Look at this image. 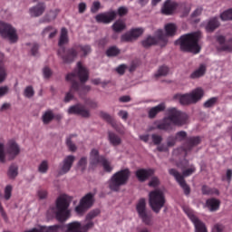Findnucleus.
Instances as JSON below:
<instances>
[{"instance_id": "nucleus-50", "label": "nucleus", "mask_w": 232, "mask_h": 232, "mask_svg": "<svg viewBox=\"0 0 232 232\" xmlns=\"http://www.w3.org/2000/svg\"><path fill=\"white\" fill-rule=\"evenodd\" d=\"M119 53H120V49L117 47H110L106 51V55H108V57H115L116 55H119Z\"/></svg>"}, {"instance_id": "nucleus-43", "label": "nucleus", "mask_w": 232, "mask_h": 232, "mask_svg": "<svg viewBox=\"0 0 232 232\" xmlns=\"http://www.w3.org/2000/svg\"><path fill=\"white\" fill-rule=\"evenodd\" d=\"M14 190V187L11 184L6 185L4 191V198L5 201H9L12 198V192Z\"/></svg>"}, {"instance_id": "nucleus-39", "label": "nucleus", "mask_w": 232, "mask_h": 232, "mask_svg": "<svg viewBox=\"0 0 232 232\" xmlns=\"http://www.w3.org/2000/svg\"><path fill=\"white\" fill-rule=\"evenodd\" d=\"M140 218H141V222L146 226H151L153 225V217L150 213H144L140 216H139Z\"/></svg>"}, {"instance_id": "nucleus-63", "label": "nucleus", "mask_w": 232, "mask_h": 232, "mask_svg": "<svg viewBox=\"0 0 232 232\" xmlns=\"http://www.w3.org/2000/svg\"><path fill=\"white\" fill-rule=\"evenodd\" d=\"M117 14L118 15H120V17H122V15H127L128 8L124 6L119 7L117 10Z\"/></svg>"}, {"instance_id": "nucleus-45", "label": "nucleus", "mask_w": 232, "mask_h": 232, "mask_svg": "<svg viewBox=\"0 0 232 232\" xmlns=\"http://www.w3.org/2000/svg\"><path fill=\"white\" fill-rule=\"evenodd\" d=\"M221 21H232V8L227 9L220 14Z\"/></svg>"}, {"instance_id": "nucleus-1", "label": "nucleus", "mask_w": 232, "mask_h": 232, "mask_svg": "<svg viewBox=\"0 0 232 232\" xmlns=\"http://www.w3.org/2000/svg\"><path fill=\"white\" fill-rule=\"evenodd\" d=\"M167 115L168 116L162 121H155L153 123V127L149 128V131H152L156 129L164 131H171L173 130V125L182 127L188 122V114L178 110L177 108H169L167 110Z\"/></svg>"}, {"instance_id": "nucleus-25", "label": "nucleus", "mask_w": 232, "mask_h": 232, "mask_svg": "<svg viewBox=\"0 0 232 232\" xmlns=\"http://www.w3.org/2000/svg\"><path fill=\"white\" fill-rule=\"evenodd\" d=\"M221 201L218 198H208L206 201L205 208L210 212H216L220 208Z\"/></svg>"}, {"instance_id": "nucleus-48", "label": "nucleus", "mask_w": 232, "mask_h": 232, "mask_svg": "<svg viewBox=\"0 0 232 232\" xmlns=\"http://www.w3.org/2000/svg\"><path fill=\"white\" fill-rule=\"evenodd\" d=\"M87 166V158L82 157L77 162V169L83 171Z\"/></svg>"}, {"instance_id": "nucleus-23", "label": "nucleus", "mask_w": 232, "mask_h": 232, "mask_svg": "<svg viewBox=\"0 0 232 232\" xmlns=\"http://www.w3.org/2000/svg\"><path fill=\"white\" fill-rule=\"evenodd\" d=\"M206 73H207V65L200 64L189 74V79L198 80L200 78H203L206 75Z\"/></svg>"}, {"instance_id": "nucleus-17", "label": "nucleus", "mask_w": 232, "mask_h": 232, "mask_svg": "<svg viewBox=\"0 0 232 232\" xmlns=\"http://www.w3.org/2000/svg\"><path fill=\"white\" fill-rule=\"evenodd\" d=\"M61 225H53V226H42L36 225L31 229H27L24 232H59L61 230Z\"/></svg>"}, {"instance_id": "nucleus-62", "label": "nucleus", "mask_w": 232, "mask_h": 232, "mask_svg": "<svg viewBox=\"0 0 232 232\" xmlns=\"http://www.w3.org/2000/svg\"><path fill=\"white\" fill-rule=\"evenodd\" d=\"M224 229H225V227L222 224H215L212 227V232H223Z\"/></svg>"}, {"instance_id": "nucleus-20", "label": "nucleus", "mask_w": 232, "mask_h": 232, "mask_svg": "<svg viewBox=\"0 0 232 232\" xmlns=\"http://www.w3.org/2000/svg\"><path fill=\"white\" fill-rule=\"evenodd\" d=\"M166 104L161 102L154 107L149 108L147 111L148 118L150 120L155 119L160 113L165 111Z\"/></svg>"}, {"instance_id": "nucleus-37", "label": "nucleus", "mask_w": 232, "mask_h": 232, "mask_svg": "<svg viewBox=\"0 0 232 232\" xmlns=\"http://www.w3.org/2000/svg\"><path fill=\"white\" fill-rule=\"evenodd\" d=\"M4 54L0 53V83L4 82L7 77L6 69L3 63Z\"/></svg>"}, {"instance_id": "nucleus-22", "label": "nucleus", "mask_w": 232, "mask_h": 232, "mask_svg": "<svg viewBox=\"0 0 232 232\" xmlns=\"http://www.w3.org/2000/svg\"><path fill=\"white\" fill-rule=\"evenodd\" d=\"M46 5L44 3H38L36 5L29 8V15L31 17H41L44 14Z\"/></svg>"}, {"instance_id": "nucleus-46", "label": "nucleus", "mask_w": 232, "mask_h": 232, "mask_svg": "<svg viewBox=\"0 0 232 232\" xmlns=\"http://www.w3.org/2000/svg\"><path fill=\"white\" fill-rule=\"evenodd\" d=\"M57 17V12L56 11H51L44 16V23H52V21H54Z\"/></svg>"}, {"instance_id": "nucleus-38", "label": "nucleus", "mask_w": 232, "mask_h": 232, "mask_svg": "<svg viewBox=\"0 0 232 232\" xmlns=\"http://www.w3.org/2000/svg\"><path fill=\"white\" fill-rule=\"evenodd\" d=\"M108 140L112 146H119L121 144V139L113 132L108 133Z\"/></svg>"}, {"instance_id": "nucleus-59", "label": "nucleus", "mask_w": 232, "mask_h": 232, "mask_svg": "<svg viewBox=\"0 0 232 232\" xmlns=\"http://www.w3.org/2000/svg\"><path fill=\"white\" fill-rule=\"evenodd\" d=\"M10 92V88L8 86H0V98L6 96Z\"/></svg>"}, {"instance_id": "nucleus-19", "label": "nucleus", "mask_w": 232, "mask_h": 232, "mask_svg": "<svg viewBox=\"0 0 232 232\" xmlns=\"http://www.w3.org/2000/svg\"><path fill=\"white\" fill-rule=\"evenodd\" d=\"M153 44H160V46H165L164 42L156 35V32L154 33V36L149 35L141 41V45L144 48H150V46H153Z\"/></svg>"}, {"instance_id": "nucleus-44", "label": "nucleus", "mask_w": 232, "mask_h": 232, "mask_svg": "<svg viewBox=\"0 0 232 232\" xmlns=\"http://www.w3.org/2000/svg\"><path fill=\"white\" fill-rule=\"evenodd\" d=\"M77 50L82 53V57H86V55H88V53H91L92 52V48L90 45H79L77 47Z\"/></svg>"}, {"instance_id": "nucleus-15", "label": "nucleus", "mask_w": 232, "mask_h": 232, "mask_svg": "<svg viewBox=\"0 0 232 232\" xmlns=\"http://www.w3.org/2000/svg\"><path fill=\"white\" fill-rule=\"evenodd\" d=\"M179 8V5L174 0H166L160 8V13L163 15H173Z\"/></svg>"}, {"instance_id": "nucleus-57", "label": "nucleus", "mask_w": 232, "mask_h": 232, "mask_svg": "<svg viewBox=\"0 0 232 232\" xmlns=\"http://www.w3.org/2000/svg\"><path fill=\"white\" fill-rule=\"evenodd\" d=\"M101 3L99 1H94L91 6L92 14H96L101 9Z\"/></svg>"}, {"instance_id": "nucleus-5", "label": "nucleus", "mask_w": 232, "mask_h": 232, "mask_svg": "<svg viewBox=\"0 0 232 232\" xmlns=\"http://www.w3.org/2000/svg\"><path fill=\"white\" fill-rule=\"evenodd\" d=\"M21 153L19 144L11 140L8 141L5 147V143L0 141V162L6 163L15 160Z\"/></svg>"}, {"instance_id": "nucleus-13", "label": "nucleus", "mask_w": 232, "mask_h": 232, "mask_svg": "<svg viewBox=\"0 0 232 232\" xmlns=\"http://www.w3.org/2000/svg\"><path fill=\"white\" fill-rule=\"evenodd\" d=\"M144 32L145 29L142 27L130 29L128 32L121 35V41L123 43H132L133 41H137L139 37H141Z\"/></svg>"}, {"instance_id": "nucleus-10", "label": "nucleus", "mask_w": 232, "mask_h": 232, "mask_svg": "<svg viewBox=\"0 0 232 232\" xmlns=\"http://www.w3.org/2000/svg\"><path fill=\"white\" fill-rule=\"evenodd\" d=\"M94 203V195L92 193H87L79 201L78 205L74 208V212L78 216L84 215Z\"/></svg>"}, {"instance_id": "nucleus-55", "label": "nucleus", "mask_w": 232, "mask_h": 232, "mask_svg": "<svg viewBox=\"0 0 232 232\" xmlns=\"http://www.w3.org/2000/svg\"><path fill=\"white\" fill-rule=\"evenodd\" d=\"M42 73L45 80H49L53 76V72L49 67H44V70H42Z\"/></svg>"}, {"instance_id": "nucleus-36", "label": "nucleus", "mask_w": 232, "mask_h": 232, "mask_svg": "<svg viewBox=\"0 0 232 232\" xmlns=\"http://www.w3.org/2000/svg\"><path fill=\"white\" fill-rule=\"evenodd\" d=\"M50 169V162L47 160L40 161L38 164V173L46 175Z\"/></svg>"}, {"instance_id": "nucleus-56", "label": "nucleus", "mask_w": 232, "mask_h": 232, "mask_svg": "<svg viewBox=\"0 0 232 232\" xmlns=\"http://www.w3.org/2000/svg\"><path fill=\"white\" fill-rule=\"evenodd\" d=\"M151 138V141L154 145H160L162 142V137L160 135L158 134H152L150 136Z\"/></svg>"}, {"instance_id": "nucleus-24", "label": "nucleus", "mask_w": 232, "mask_h": 232, "mask_svg": "<svg viewBox=\"0 0 232 232\" xmlns=\"http://www.w3.org/2000/svg\"><path fill=\"white\" fill-rule=\"evenodd\" d=\"M203 25L206 28L207 32H214V30L218 28L220 23L218 17H212L204 22Z\"/></svg>"}, {"instance_id": "nucleus-51", "label": "nucleus", "mask_w": 232, "mask_h": 232, "mask_svg": "<svg viewBox=\"0 0 232 232\" xmlns=\"http://www.w3.org/2000/svg\"><path fill=\"white\" fill-rule=\"evenodd\" d=\"M100 215V210L99 209H92L90 212L87 213L85 217V220H92L98 217Z\"/></svg>"}, {"instance_id": "nucleus-7", "label": "nucleus", "mask_w": 232, "mask_h": 232, "mask_svg": "<svg viewBox=\"0 0 232 232\" xmlns=\"http://www.w3.org/2000/svg\"><path fill=\"white\" fill-rule=\"evenodd\" d=\"M165 203V194L162 190L155 189L149 193V205L154 213L159 214Z\"/></svg>"}, {"instance_id": "nucleus-11", "label": "nucleus", "mask_w": 232, "mask_h": 232, "mask_svg": "<svg viewBox=\"0 0 232 232\" xmlns=\"http://www.w3.org/2000/svg\"><path fill=\"white\" fill-rule=\"evenodd\" d=\"M67 114L78 115L83 119H89L92 116L91 111L82 103H76L69 106V109H67Z\"/></svg>"}, {"instance_id": "nucleus-4", "label": "nucleus", "mask_w": 232, "mask_h": 232, "mask_svg": "<svg viewBox=\"0 0 232 232\" xmlns=\"http://www.w3.org/2000/svg\"><path fill=\"white\" fill-rule=\"evenodd\" d=\"M130 178V170L122 169L113 173L107 181V188L112 192H119L121 188L127 185Z\"/></svg>"}, {"instance_id": "nucleus-9", "label": "nucleus", "mask_w": 232, "mask_h": 232, "mask_svg": "<svg viewBox=\"0 0 232 232\" xmlns=\"http://www.w3.org/2000/svg\"><path fill=\"white\" fill-rule=\"evenodd\" d=\"M165 31V33H164ZM164 31L161 29H157L155 31V35L162 41L163 44H168V37H174L178 32V25L173 23L166 24L164 25Z\"/></svg>"}, {"instance_id": "nucleus-64", "label": "nucleus", "mask_w": 232, "mask_h": 232, "mask_svg": "<svg viewBox=\"0 0 232 232\" xmlns=\"http://www.w3.org/2000/svg\"><path fill=\"white\" fill-rule=\"evenodd\" d=\"M48 197V191L45 189H40L38 190V198H40V199H45Z\"/></svg>"}, {"instance_id": "nucleus-3", "label": "nucleus", "mask_w": 232, "mask_h": 232, "mask_svg": "<svg viewBox=\"0 0 232 232\" xmlns=\"http://www.w3.org/2000/svg\"><path fill=\"white\" fill-rule=\"evenodd\" d=\"M201 38V33L196 32L182 35L179 39L174 42L176 46H179L180 50L184 52H191L192 53H199L201 46L199 40Z\"/></svg>"}, {"instance_id": "nucleus-14", "label": "nucleus", "mask_w": 232, "mask_h": 232, "mask_svg": "<svg viewBox=\"0 0 232 232\" xmlns=\"http://www.w3.org/2000/svg\"><path fill=\"white\" fill-rule=\"evenodd\" d=\"M75 160H76L75 156L73 155L66 156L65 159H63V161H62V164H60V168L58 169V174H60V176H63L69 173Z\"/></svg>"}, {"instance_id": "nucleus-30", "label": "nucleus", "mask_w": 232, "mask_h": 232, "mask_svg": "<svg viewBox=\"0 0 232 232\" xmlns=\"http://www.w3.org/2000/svg\"><path fill=\"white\" fill-rule=\"evenodd\" d=\"M19 176V166L15 163H13L9 166L7 169V177L10 180H15Z\"/></svg>"}, {"instance_id": "nucleus-26", "label": "nucleus", "mask_w": 232, "mask_h": 232, "mask_svg": "<svg viewBox=\"0 0 232 232\" xmlns=\"http://www.w3.org/2000/svg\"><path fill=\"white\" fill-rule=\"evenodd\" d=\"M102 159H103L102 156H100L99 150L98 149H92L90 151V165L92 167H95L98 164H100Z\"/></svg>"}, {"instance_id": "nucleus-2", "label": "nucleus", "mask_w": 232, "mask_h": 232, "mask_svg": "<svg viewBox=\"0 0 232 232\" xmlns=\"http://www.w3.org/2000/svg\"><path fill=\"white\" fill-rule=\"evenodd\" d=\"M72 200V197L67 194L58 196V198H56V208L49 209L47 214L51 215V217L56 215V218L59 221H66L71 217V209L69 208Z\"/></svg>"}, {"instance_id": "nucleus-21", "label": "nucleus", "mask_w": 232, "mask_h": 232, "mask_svg": "<svg viewBox=\"0 0 232 232\" xmlns=\"http://www.w3.org/2000/svg\"><path fill=\"white\" fill-rule=\"evenodd\" d=\"M154 174V169H139L135 172V176L140 182H145Z\"/></svg>"}, {"instance_id": "nucleus-58", "label": "nucleus", "mask_w": 232, "mask_h": 232, "mask_svg": "<svg viewBox=\"0 0 232 232\" xmlns=\"http://www.w3.org/2000/svg\"><path fill=\"white\" fill-rule=\"evenodd\" d=\"M187 138V132L186 131H179L176 133L175 140L178 141H182Z\"/></svg>"}, {"instance_id": "nucleus-34", "label": "nucleus", "mask_w": 232, "mask_h": 232, "mask_svg": "<svg viewBox=\"0 0 232 232\" xmlns=\"http://www.w3.org/2000/svg\"><path fill=\"white\" fill-rule=\"evenodd\" d=\"M78 90V83L72 82L71 86V91H69L67 93H65V98H63V102L69 103L73 100V92H76Z\"/></svg>"}, {"instance_id": "nucleus-41", "label": "nucleus", "mask_w": 232, "mask_h": 232, "mask_svg": "<svg viewBox=\"0 0 232 232\" xmlns=\"http://www.w3.org/2000/svg\"><path fill=\"white\" fill-rule=\"evenodd\" d=\"M68 31L65 28H62V32L60 34V42H58L59 46H63V44H68Z\"/></svg>"}, {"instance_id": "nucleus-47", "label": "nucleus", "mask_w": 232, "mask_h": 232, "mask_svg": "<svg viewBox=\"0 0 232 232\" xmlns=\"http://www.w3.org/2000/svg\"><path fill=\"white\" fill-rule=\"evenodd\" d=\"M34 96V90L32 86L25 87L24 90V97L27 99H32Z\"/></svg>"}, {"instance_id": "nucleus-54", "label": "nucleus", "mask_w": 232, "mask_h": 232, "mask_svg": "<svg viewBox=\"0 0 232 232\" xmlns=\"http://www.w3.org/2000/svg\"><path fill=\"white\" fill-rule=\"evenodd\" d=\"M94 227V222L92 220H89L84 225H82V232H88L89 230L92 229Z\"/></svg>"}, {"instance_id": "nucleus-40", "label": "nucleus", "mask_w": 232, "mask_h": 232, "mask_svg": "<svg viewBox=\"0 0 232 232\" xmlns=\"http://www.w3.org/2000/svg\"><path fill=\"white\" fill-rule=\"evenodd\" d=\"M126 23L123 20H117L112 25L111 28L113 32H122L126 29Z\"/></svg>"}, {"instance_id": "nucleus-42", "label": "nucleus", "mask_w": 232, "mask_h": 232, "mask_svg": "<svg viewBox=\"0 0 232 232\" xmlns=\"http://www.w3.org/2000/svg\"><path fill=\"white\" fill-rule=\"evenodd\" d=\"M100 164L105 172L111 173L113 170V167L111 166V162L105 158H102Z\"/></svg>"}, {"instance_id": "nucleus-16", "label": "nucleus", "mask_w": 232, "mask_h": 232, "mask_svg": "<svg viewBox=\"0 0 232 232\" xmlns=\"http://www.w3.org/2000/svg\"><path fill=\"white\" fill-rule=\"evenodd\" d=\"M169 175L173 176L175 178V179L177 180V182L179 183V185L181 187V188L183 189L185 195H189L190 193V188L188 186V184L186 183L183 176H181L180 173H179L176 169H169Z\"/></svg>"}, {"instance_id": "nucleus-12", "label": "nucleus", "mask_w": 232, "mask_h": 232, "mask_svg": "<svg viewBox=\"0 0 232 232\" xmlns=\"http://www.w3.org/2000/svg\"><path fill=\"white\" fill-rule=\"evenodd\" d=\"M184 212L193 223L195 227V232H208V228L204 222H202L194 213V211L188 208H184Z\"/></svg>"}, {"instance_id": "nucleus-35", "label": "nucleus", "mask_w": 232, "mask_h": 232, "mask_svg": "<svg viewBox=\"0 0 232 232\" xmlns=\"http://www.w3.org/2000/svg\"><path fill=\"white\" fill-rule=\"evenodd\" d=\"M56 34L57 29L53 26H47L42 31V35H44V37H48L49 39H53Z\"/></svg>"}, {"instance_id": "nucleus-31", "label": "nucleus", "mask_w": 232, "mask_h": 232, "mask_svg": "<svg viewBox=\"0 0 232 232\" xmlns=\"http://www.w3.org/2000/svg\"><path fill=\"white\" fill-rule=\"evenodd\" d=\"M169 74V68L167 65H161L154 73V78L160 79L162 77H167Z\"/></svg>"}, {"instance_id": "nucleus-8", "label": "nucleus", "mask_w": 232, "mask_h": 232, "mask_svg": "<svg viewBox=\"0 0 232 232\" xmlns=\"http://www.w3.org/2000/svg\"><path fill=\"white\" fill-rule=\"evenodd\" d=\"M0 35L3 39H7L9 43H17L19 36L17 30L9 23L0 20Z\"/></svg>"}, {"instance_id": "nucleus-61", "label": "nucleus", "mask_w": 232, "mask_h": 232, "mask_svg": "<svg viewBox=\"0 0 232 232\" xmlns=\"http://www.w3.org/2000/svg\"><path fill=\"white\" fill-rule=\"evenodd\" d=\"M118 116H119L122 121H126L128 120V118H129V113H128L127 111L121 110V111H118Z\"/></svg>"}, {"instance_id": "nucleus-29", "label": "nucleus", "mask_w": 232, "mask_h": 232, "mask_svg": "<svg viewBox=\"0 0 232 232\" xmlns=\"http://www.w3.org/2000/svg\"><path fill=\"white\" fill-rule=\"evenodd\" d=\"M67 231L65 232H83L82 224L80 221H72L65 225Z\"/></svg>"}, {"instance_id": "nucleus-32", "label": "nucleus", "mask_w": 232, "mask_h": 232, "mask_svg": "<svg viewBox=\"0 0 232 232\" xmlns=\"http://www.w3.org/2000/svg\"><path fill=\"white\" fill-rule=\"evenodd\" d=\"M55 115L53 114V111L47 110L44 111V114H42V122H44V125H48L53 121Z\"/></svg>"}, {"instance_id": "nucleus-60", "label": "nucleus", "mask_w": 232, "mask_h": 232, "mask_svg": "<svg viewBox=\"0 0 232 232\" xmlns=\"http://www.w3.org/2000/svg\"><path fill=\"white\" fill-rule=\"evenodd\" d=\"M160 179L157 177H153L149 182V187L156 188L160 185Z\"/></svg>"}, {"instance_id": "nucleus-6", "label": "nucleus", "mask_w": 232, "mask_h": 232, "mask_svg": "<svg viewBox=\"0 0 232 232\" xmlns=\"http://www.w3.org/2000/svg\"><path fill=\"white\" fill-rule=\"evenodd\" d=\"M205 95V91L201 87H198L188 93L176 94L174 100L179 102L181 105L197 104Z\"/></svg>"}, {"instance_id": "nucleus-33", "label": "nucleus", "mask_w": 232, "mask_h": 232, "mask_svg": "<svg viewBox=\"0 0 232 232\" xmlns=\"http://www.w3.org/2000/svg\"><path fill=\"white\" fill-rule=\"evenodd\" d=\"M136 211H137L139 217L147 213L146 199L145 198H140L139 199V201L136 204Z\"/></svg>"}, {"instance_id": "nucleus-49", "label": "nucleus", "mask_w": 232, "mask_h": 232, "mask_svg": "<svg viewBox=\"0 0 232 232\" xmlns=\"http://www.w3.org/2000/svg\"><path fill=\"white\" fill-rule=\"evenodd\" d=\"M217 102H218V98L212 97L204 102V107L206 109L212 108L217 104Z\"/></svg>"}, {"instance_id": "nucleus-18", "label": "nucleus", "mask_w": 232, "mask_h": 232, "mask_svg": "<svg viewBox=\"0 0 232 232\" xmlns=\"http://www.w3.org/2000/svg\"><path fill=\"white\" fill-rule=\"evenodd\" d=\"M117 16V12L111 11L108 13L99 14L95 16V21L97 23H102L103 24H109L115 19Z\"/></svg>"}, {"instance_id": "nucleus-28", "label": "nucleus", "mask_w": 232, "mask_h": 232, "mask_svg": "<svg viewBox=\"0 0 232 232\" xmlns=\"http://www.w3.org/2000/svg\"><path fill=\"white\" fill-rule=\"evenodd\" d=\"M64 53V49H60L58 51V55L63 59V63H72L75 57H77V51L76 49H71L69 50V53L67 54V57L63 56V53Z\"/></svg>"}, {"instance_id": "nucleus-53", "label": "nucleus", "mask_w": 232, "mask_h": 232, "mask_svg": "<svg viewBox=\"0 0 232 232\" xmlns=\"http://www.w3.org/2000/svg\"><path fill=\"white\" fill-rule=\"evenodd\" d=\"M196 172V167L190 165L188 169H184L182 172L183 177H189Z\"/></svg>"}, {"instance_id": "nucleus-27", "label": "nucleus", "mask_w": 232, "mask_h": 232, "mask_svg": "<svg viewBox=\"0 0 232 232\" xmlns=\"http://www.w3.org/2000/svg\"><path fill=\"white\" fill-rule=\"evenodd\" d=\"M77 76L82 83L86 82L89 79V72L81 63H77Z\"/></svg>"}, {"instance_id": "nucleus-52", "label": "nucleus", "mask_w": 232, "mask_h": 232, "mask_svg": "<svg viewBox=\"0 0 232 232\" xmlns=\"http://www.w3.org/2000/svg\"><path fill=\"white\" fill-rule=\"evenodd\" d=\"M90 91H91V86H89V85H82V86L79 87V84H77L76 92L80 95L85 94V93L89 92Z\"/></svg>"}]
</instances>
